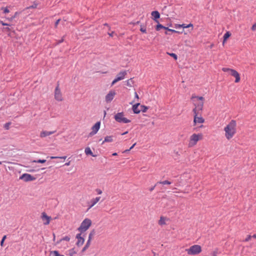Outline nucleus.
Segmentation results:
<instances>
[{"label": "nucleus", "mask_w": 256, "mask_h": 256, "mask_svg": "<svg viewBox=\"0 0 256 256\" xmlns=\"http://www.w3.org/2000/svg\"><path fill=\"white\" fill-rule=\"evenodd\" d=\"M224 136L230 140L232 139L237 132V124L235 120H232L224 128Z\"/></svg>", "instance_id": "1"}, {"label": "nucleus", "mask_w": 256, "mask_h": 256, "mask_svg": "<svg viewBox=\"0 0 256 256\" xmlns=\"http://www.w3.org/2000/svg\"><path fill=\"white\" fill-rule=\"evenodd\" d=\"M190 100L194 106L192 110V112H198L202 111L204 104V98L192 95Z\"/></svg>", "instance_id": "2"}, {"label": "nucleus", "mask_w": 256, "mask_h": 256, "mask_svg": "<svg viewBox=\"0 0 256 256\" xmlns=\"http://www.w3.org/2000/svg\"><path fill=\"white\" fill-rule=\"evenodd\" d=\"M202 138L203 135L202 134H193L190 137L188 146L189 148L194 147L199 140H202Z\"/></svg>", "instance_id": "3"}, {"label": "nucleus", "mask_w": 256, "mask_h": 256, "mask_svg": "<svg viewBox=\"0 0 256 256\" xmlns=\"http://www.w3.org/2000/svg\"><path fill=\"white\" fill-rule=\"evenodd\" d=\"M92 222L90 219L86 218L81 223L78 228V230L80 232H84L86 231L92 226Z\"/></svg>", "instance_id": "4"}, {"label": "nucleus", "mask_w": 256, "mask_h": 256, "mask_svg": "<svg viewBox=\"0 0 256 256\" xmlns=\"http://www.w3.org/2000/svg\"><path fill=\"white\" fill-rule=\"evenodd\" d=\"M70 238L68 236H66L57 241L56 243V245H58V248L60 249H66L69 247L68 242Z\"/></svg>", "instance_id": "5"}, {"label": "nucleus", "mask_w": 256, "mask_h": 256, "mask_svg": "<svg viewBox=\"0 0 256 256\" xmlns=\"http://www.w3.org/2000/svg\"><path fill=\"white\" fill-rule=\"evenodd\" d=\"M186 252L189 255H196L201 252L202 248L200 245L194 244L186 248Z\"/></svg>", "instance_id": "6"}, {"label": "nucleus", "mask_w": 256, "mask_h": 256, "mask_svg": "<svg viewBox=\"0 0 256 256\" xmlns=\"http://www.w3.org/2000/svg\"><path fill=\"white\" fill-rule=\"evenodd\" d=\"M114 118L116 122L120 123L127 124L130 122V120L124 117V112H118L114 116Z\"/></svg>", "instance_id": "7"}, {"label": "nucleus", "mask_w": 256, "mask_h": 256, "mask_svg": "<svg viewBox=\"0 0 256 256\" xmlns=\"http://www.w3.org/2000/svg\"><path fill=\"white\" fill-rule=\"evenodd\" d=\"M194 124L196 126L198 124H202L204 122V119L202 116L200 112H193Z\"/></svg>", "instance_id": "8"}, {"label": "nucleus", "mask_w": 256, "mask_h": 256, "mask_svg": "<svg viewBox=\"0 0 256 256\" xmlns=\"http://www.w3.org/2000/svg\"><path fill=\"white\" fill-rule=\"evenodd\" d=\"M54 98L58 102H62L64 100V98L58 84L56 86L54 90Z\"/></svg>", "instance_id": "9"}, {"label": "nucleus", "mask_w": 256, "mask_h": 256, "mask_svg": "<svg viewBox=\"0 0 256 256\" xmlns=\"http://www.w3.org/2000/svg\"><path fill=\"white\" fill-rule=\"evenodd\" d=\"M100 122H96L92 127V131L89 134L90 136H92L96 134L100 128Z\"/></svg>", "instance_id": "10"}, {"label": "nucleus", "mask_w": 256, "mask_h": 256, "mask_svg": "<svg viewBox=\"0 0 256 256\" xmlns=\"http://www.w3.org/2000/svg\"><path fill=\"white\" fill-rule=\"evenodd\" d=\"M126 74V72L125 70L119 72L117 75L116 78L112 82V86L114 85L118 82L124 80Z\"/></svg>", "instance_id": "11"}, {"label": "nucleus", "mask_w": 256, "mask_h": 256, "mask_svg": "<svg viewBox=\"0 0 256 256\" xmlns=\"http://www.w3.org/2000/svg\"><path fill=\"white\" fill-rule=\"evenodd\" d=\"M20 179L24 182L32 181L36 180V178L28 174H24L20 177Z\"/></svg>", "instance_id": "12"}, {"label": "nucleus", "mask_w": 256, "mask_h": 256, "mask_svg": "<svg viewBox=\"0 0 256 256\" xmlns=\"http://www.w3.org/2000/svg\"><path fill=\"white\" fill-rule=\"evenodd\" d=\"M116 92L114 90H110L106 96V102H110L113 99L115 95Z\"/></svg>", "instance_id": "13"}, {"label": "nucleus", "mask_w": 256, "mask_h": 256, "mask_svg": "<svg viewBox=\"0 0 256 256\" xmlns=\"http://www.w3.org/2000/svg\"><path fill=\"white\" fill-rule=\"evenodd\" d=\"M101 199L100 196H96L92 198L88 203V209L91 208L94 206Z\"/></svg>", "instance_id": "14"}, {"label": "nucleus", "mask_w": 256, "mask_h": 256, "mask_svg": "<svg viewBox=\"0 0 256 256\" xmlns=\"http://www.w3.org/2000/svg\"><path fill=\"white\" fill-rule=\"evenodd\" d=\"M42 219L44 225H48L50 224L51 217L48 216L45 212H42Z\"/></svg>", "instance_id": "15"}, {"label": "nucleus", "mask_w": 256, "mask_h": 256, "mask_svg": "<svg viewBox=\"0 0 256 256\" xmlns=\"http://www.w3.org/2000/svg\"><path fill=\"white\" fill-rule=\"evenodd\" d=\"M230 74L236 78L235 82L238 83L240 81V76L237 71L234 70H232Z\"/></svg>", "instance_id": "16"}, {"label": "nucleus", "mask_w": 256, "mask_h": 256, "mask_svg": "<svg viewBox=\"0 0 256 256\" xmlns=\"http://www.w3.org/2000/svg\"><path fill=\"white\" fill-rule=\"evenodd\" d=\"M54 131L48 132L46 130H42L40 134V136L41 138H44L48 136H49L54 133Z\"/></svg>", "instance_id": "17"}, {"label": "nucleus", "mask_w": 256, "mask_h": 256, "mask_svg": "<svg viewBox=\"0 0 256 256\" xmlns=\"http://www.w3.org/2000/svg\"><path fill=\"white\" fill-rule=\"evenodd\" d=\"M152 16L153 20L156 21V22H158L157 20L160 17V14L158 11H153L152 12Z\"/></svg>", "instance_id": "18"}, {"label": "nucleus", "mask_w": 256, "mask_h": 256, "mask_svg": "<svg viewBox=\"0 0 256 256\" xmlns=\"http://www.w3.org/2000/svg\"><path fill=\"white\" fill-rule=\"evenodd\" d=\"M139 106L140 103H136L132 106V110L134 114H138L140 112V110L138 108Z\"/></svg>", "instance_id": "19"}, {"label": "nucleus", "mask_w": 256, "mask_h": 256, "mask_svg": "<svg viewBox=\"0 0 256 256\" xmlns=\"http://www.w3.org/2000/svg\"><path fill=\"white\" fill-rule=\"evenodd\" d=\"M76 238H78V240L77 242V245L81 246L84 242V238L81 236V234H78L76 236Z\"/></svg>", "instance_id": "20"}, {"label": "nucleus", "mask_w": 256, "mask_h": 256, "mask_svg": "<svg viewBox=\"0 0 256 256\" xmlns=\"http://www.w3.org/2000/svg\"><path fill=\"white\" fill-rule=\"evenodd\" d=\"M113 141L114 139L112 136H106L104 138V140L102 141V144H104V142H111Z\"/></svg>", "instance_id": "21"}, {"label": "nucleus", "mask_w": 256, "mask_h": 256, "mask_svg": "<svg viewBox=\"0 0 256 256\" xmlns=\"http://www.w3.org/2000/svg\"><path fill=\"white\" fill-rule=\"evenodd\" d=\"M84 152L86 155H90L94 157L96 156V155L93 154V152H92V151L90 147H87L85 148Z\"/></svg>", "instance_id": "22"}, {"label": "nucleus", "mask_w": 256, "mask_h": 256, "mask_svg": "<svg viewBox=\"0 0 256 256\" xmlns=\"http://www.w3.org/2000/svg\"><path fill=\"white\" fill-rule=\"evenodd\" d=\"M166 218L161 216L158 222V224L160 226L165 225L166 224Z\"/></svg>", "instance_id": "23"}, {"label": "nucleus", "mask_w": 256, "mask_h": 256, "mask_svg": "<svg viewBox=\"0 0 256 256\" xmlns=\"http://www.w3.org/2000/svg\"><path fill=\"white\" fill-rule=\"evenodd\" d=\"M230 35H231V34L229 32H227L226 34H224V37H223V38H224L223 42H222L223 44H224L226 41L227 39L230 36Z\"/></svg>", "instance_id": "24"}, {"label": "nucleus", "mask_w": 256, "mask_h": 256, "mask_svg": "<svg viewBox=\"0 0 256 256\" xmlns=\"http://www.w3.org/2000/svg\"><path fill=\"white\" fill-rule=\"evenodd\" d=\"M77 253V250L74 248H72L68 250L69 256H74Z\"/></svg>", "instance_id": "25"}, {"label": "nucleus", "mask_w": 256, "mask_h": 256, "mask_svg": "<svg viewBox=\"0 0 256 256\" xmlns=\"http://www.w3.org/2000/svg\"><path fill=\"white\" fill-rule=\"evenodd\" d=\"M140 111H142V112H146L148 110V107L146 106H144V105H140Z\"/></svg>", "instance_id": "26"}, {"label": "nucleus", "mask_w": 256, "mask_h": 256, "mask_svg": "<svg viewBox=\"0 0 256 256\" xmlns=\"http://www.w3.org/2000/svg\"><path fill=\"white\" fill-rule=\"evenodd\" d=\"M52 256H64V255L60 254L58 251L54 250L50 252Z\"/></svg>", "instance_id": "27"}, {"label": "nucleus", "mask_w": 256, "mask_h": 256, "mask_svg": "<svg viewBox=\"0 0 256 256\" xmlns=\"http://www.w3.org/2000/svg\"><path fill=\"white\" fill-rule=\"evenodd\" d=\"M181 26L184 28H190V27L192 28V29L193 28V24H190L188 25H186V24H182Z\"/></svg>", "instance_id": "28"}, {"label": "nucleus", "mask_w": 256, "mask_h": 256, "mask_svg": "<svg viewBox=\"0 0 256 256\" xmlns=\"http://www.w3.org/2000/svg\"><path fill=\"white\" fill-rule=\"evenodd\" d=\"M166 27L163 26L162 24H158L156 26V30H159L160 28H164L166 30Z\"/></svg>", "instance_id": "29"}, {"label": "nucleus", "mask_w": 256, "mask_h": 256, "mask_svg": "<svg viewBox=\"0 0 256 256\" xmlns=\"http://www.w3.org/2000/svg\"><path fill=\"white\" fill-rule=\"evenodd\" d=\"M46 160H34L32 161V162L34 163H41L43 164L46 162Z\"/></svg>", "instance_id": "30"}, {"label": "nucleus", "mask_w": 256, "mask_h": 256, "mask_svg": "<svg viewBox=\"0 0 256 256\" xmlns=\"http://www.w3.org/2000/svg\"><path fill=\"white\" fill-rule=\"evenodd\" d=\"M158 183L162 184H171V182L168 180H164L162 182H159Z\"/></svg>", "instance_id": "31"}, {"label": "nucleus", "mask_w": 256, "mask_h": 256, "mask_svg": "<svg viewBox=\"0 0 256 256\" xmlns=\"http://www.w3.org/2000/svg\"><path fill=\"white\" fill-rule=\"evenodd\" d=\"M18 14V12H16L14 13V16H12V17L10 18H7L6 19L10 21V22H12V20L17 16V15Z\"/></svg>", "instance_id": "32"}, {"label": "nucleus", "mask_w": 256, "mask_h": 256, "mask_svg": "<svg viewBox=\"0 0 256 256\" xmlns=\"http://www.w3.org/2000/svg\"><path fill=\"white\" fill-rule=\"evenodd\" d=\"M166 30L168 31V32H176V33H178V34H181L182 33V32H178V31H176L174 30H172V29H170L168 28H166Z\"/></svg>", "instance_id": "33"}, {"label": "nucleus", "mask_w": 256, "mask_h": 256, "mask_svg": "<svg viewBox=\"0 0 256 256\" xmlns=\"http://www.w3.org/2000/svg\"><path fill=\"white\" fill-rule=\"evenodd\" d=\"M11 124V122H7V123H6L4 124V128L6 129V130H8L9 128H10V125Z\"/></svg>", "instance_id": "34"}, {"label": "nucleus", "mask_w": 256, "mask_h": 256, "mask_svg": "<svg viewBox=\"0 0 256 256\" xmlns=\"http://www.w3.org/2000/svg\"><path fill=\"white\" fill-rule=\"evenodd\" d=\"M66 158V156H51V159H56V158H61V159H64L65 160Z\"/></svg>", "instance_id": "35"}, {"label": "nucleus", "mask_w": 256, "mask_h": 256, "mask_svg": "<svg viewBox=\"0 0 256 256\" xmlns=\"http://www.w3.org/2000/svg\"><path fill=\"white\" fill-rule=\"evenodd\" d=\"M234 69H230V68H222V70L224 72H230V74L231 73V70H233Z\"/></svg>", "instance_id": "36"}, {"label": "nucleus", "mask_w": 256, "mask_h": 256, "mask_svg": "<svg viewBox=\"0 0 256 256\" xmlns=\"http://www.w3.org/2000/svg\"><path fill=\"white\" fill-rule=\"evenodd\" d=\"M168 54H169L170 56H172V58H174L175 60H177L178 56H177L176 54H175L168 52Z\"/></svg>", "instance_id": "37"}, {"label": "nucleus", "mask_w": 256, "mask_h": 256, "mask_svg": "<svg viewBox=\"0 0 256 256\" xmlns=\"http://www.w3.org/2000/svg\"><path fill=\"white\" fill-rule=\"evenodd\" d=\"M94 234V232H91L90 233L89 235H88V241H89L90 242L91 241V240L92 239V238L93 236V235Z\"/></svg>", "instance_id": "38"}, {"label": "nucleus", "mask_w": 256, "mask_h": 256, "mask_svg": "<svg viewBox=\"0 0 256 256\" xmlns=\"http://www.w3.org/2000/svg\"><path fill=\"white\" fill-rule=\"evenodd\" d=\"M2 10H4V14H7L10 12L9 10L7 8H2Z\"/></svg>", "instance_id": "39"}, {"label": "nucleus", "mask_w": 256, "mask_h": 256, "mask_svg": "<svg viewBox=\"0 0 256 256\" xmlns=\"http://www.w3.org/2000/svg\"><path fill=\"white\" fill-rule=\"evenodd\" d=\"M90 243V242H89V241L87 242L86 246H84V248L82 250V251L85 250L89 246Z\"/></svg>", "instance_id": "40"}, {"label": "nucleus", "mask_w": 256, "mask_h": 256, "mask_svg": "<svg viewBox=\"0 0 256 256\" xmlns=\"http://www.w3.org/2000/svg\"><path fill=\"white\" fill-rule=\"evenodd\" d=\"M6 235H5V236H3V238H2V240H1V242H0V246H3L4 241V240H6Z\"/></svg>", "instance_id": "41"}, {"label": "nucleus", "mask_w": 256, "mask_h": 256, "mask_svg": "<svg viewBox=\"0 0 256 256\" xmlns=\"http://www.w3.org/2000/svg\"><path fill=\"white\" fill-rule=\"evenodd\" d=\"M95 190L98 194H101L102 193V190L100 188H96Z\"/></svg>", "instance_id": "42"}, {"label": "nucleus", "mask_w": 256, "mask_h": 256, "mask_svg": "<svg viewBox=\"0 0 256 256\" xmlns=\"http://www.w3.org/2000/svg\"><path fill=\"white\" fill-rule=\"evenodd\" d=\"M140 30L143 33H146V28L144 26H141Z\"/></svg>", "instance_id": "43"}, {"label": "nucleus", "mask_w": 256, "mask_h": 256, "mask_svg": "<svg viewBox=\"0 0 256 256\" xmlns=\"http://www.w3.org/2000/svg\"><path fill=\"white\" fill-rule=\"evenodd\" d=\"M132 79L128 80L126 82V84L128 86L131 87L132 86L130 84V82H132Z\"/></svg>", "instance_id": "44"}, {"label": "nucleus", "mask_w": 256, "mask_h": 256, "mask_svg": "<svg viewBox=\"0 0 256 256\" xmlns=\"http://www.w3.org/2000/svg\"><path fill=\"white\" fill-rule=\"evenodd\" d=\"M217 254H218V250H216L212 252V256H217Z\"/></svg>", "instance_id": "45"}, {"label": "nucleus", "mask_w": 256, "mask_h": 256, "mask_svg": "<svg viewBox=\"0 0 256 256\" xmlns=\"http://www.w3.org/2000/svg\"><path fill=\"white\" fill-rule=\"evenodd\" d=\"M252 238V236H251L250 235H248L247 236L246 238L245 239L244 241L248 242L249 240H250Z\"/></svg>", "instance_id": "46"}, {"label": "nucleus", "mask_w": 256, "mask_h": 256, "mask_svg": "<svg viewBox=\"0 0 256 256\" xmlns=\"http://www.w3.org/2000/svg\"><path fill=\"white\" fill-rule=\"evenodd\" d=\"M0 23L2 25V26H10V24H8L7 23H4V22H3L2 21L0 20Z\"/></svg>", "instance_id": "47"}, {"label": "nucleus", "mask_w": 256, "mask_h": 256, "mask_svg": "<svg viewBox=\"0 0 256 256\" xmlns=\"http://www.w3.org/2000/svg\"><path fill=\"white\" fill-rule=\"evenodd\" d=\"M0 23L2 25V26H10V24H8L7 23H4V22H3L2 21L0 20Z\"/></svg>", "instance_id": "48"}, {"label": "nucleus", "mask_w": 256, "mask_h": 256, "mask_svg": "<svg viewBox=\"0 0 256 256\" xmlns=\"http://www.w3.org/2000/svg\"><path fill=\"white\" fill-rule=\"evenodd\" d=\"M252 30L253 31L256 30V23H255L251 28Z\"/></svg>", "instance_id": "49"}, {"label": "nucleus", "mask_w": 256, "mask_h": 256, "mask_svg": "<svg viewBox=\"0 0 256 256\" xmlns=\"http://www.w3.org/2000/svg\"><path fill=\"white\" fill-rule=\"evenodd\" d=\"M60 19H58L56 21V22H55V27H57L58 25L60 22Z\"/></svg>", "instance_id": "50"}, {"label": "nucleus", "mask_w": 256, "mask_h": 256, "mask_svg": "<svg viewBox=\"0 0 256 256\" xmlns=\"http://www.w3.org/2000/svg\"><path fill=\"white\" fill-rule=\"evenodd\" d=\"M181 26H182V24H176L175 25V28H182Z\"/></svg>", "instance_id": "51"}, {"label": "nucleus", "mask_w": 256, "mask_h": 256, "mask_svg": "<svg viewBox=\"0 0 256 256\" xmlns=\"http://www.w3.org/2000/svg\"><path fill=\"white\" fill-rule=\"evenodd\" d=\"M134 96H135V98H136L138 100H139V96L136 92H135V93H134Z\"/></svg>", "instance_id": "52"}, {"label": "nucleus", "mask_w": 256, "mask_h": 256, "mask_svg": "<svg viewBox=\"0 0 256 256\" xmlns=\"http://www.w3.org/2000/svg\"><path fill=\"white\" fill-rule=\"evenodd\" d=\"M4 30L5 31L10 32V28L8 27V28H4Z\"/></svg>", "instance_id": "53"}, {"label": "nucleus", "mask_w": 256, "mask_h": 256, "mask_svg": "<svg viewBox=\"0 0 256 256\" xmlns=\"http://www.w3.org/2000/svg\"><path fill=\"white\" fill-rule=\"evenodd\" d=\"M114 34V32H110V33H109V32L108 33V34L110 36H111V37L113 36Z\"/></svg>", "instance_id": "54"}, {"label": "nucleus", "mask_w": 256, "mask_h": 256, "mask_svg": "<svg viewBox=\"0 0 256 256\" xmlns=\"http://www.w3.org/2000/svg\"><path fill=\"white\" fill-rule=\"evenodd\" d=\"M136 143H134L130 148V149L131 150L133 148L136 146Z\"/></svg>", "instance_id": "55"}, {"label": "nucleus", "mask_w": 256, "mask_h": 256, "mask_svg": "<svg viewBox=\"0 0 256 256\" xmlns=\"http://www.w3.org/2000/svg\"><path fill=\"white\" fill-rule=\"evenodd\" d=\"M70 164V162H68L65 164V166H68Z\"/></svg>", "instance_id": "56"}, {"label": "nucleus", "mask_w": 256, "mask_h": 256, "mask_svg": "<svg viewBox=\"0 0 256 256\" xmlns=\"http://www.w3.org/2000/svg\"><path fill=\"white\" fill-rule=\"evenodd\" d=\"M130 150L129 148V149H128V150H125L124 152H130Z\"/></svg>", "instance_id": "57"}, {"label": "nucleus", "mask_w": 256, "mask_h": 256, "mask_svg": "<svg viewBox=\"0 0 256 256\" xmlns=\"http://www.w3.org/2000/svg\"><path fill=\"white\" fill-rule=\"evenodd\" d=\"M117 154H117V153H116V152H114V153H113V154H112V155L113 156H117Z\"/></svg>", "instance_id": "58"}, {"label": "nucleus", "mask_w": 256, "mask_h": 256, "mask_svg": "<svg viewBox=\"0 0 256 256\" xmlns=\"http://www.w3.org/2000/svg\"><path fill=\"white\" fill-rule=\"evenodd\" d=\"M252 236L253 238H256V233L254 234Z\"/></svg>", "instance_id": "59"}, {"label": "nucleus", "mask_w": 256, "mask_h": 256, "mask_svg": "<svg viewBox=\"0 0 256 256\" xmlns=\"http://www.w3.org/2000/svg\"><path fill=\"white\" fill-rule=\"evenodd\" d=\"M53 236H54L53 240H54H54H55V239H56V236H55L54 234H53Z\"/></svg>", "instance_id": "60"}, {"label": "nucleus", "mask_w": 256, "mask_h": 256, "mask_svg": "<svg viewBox=\"0 0 256 256\" xmlns=\"http://www.w3.org/2000/svg\"><path fill=\"white\" fill-rule=\"evenodd\" d=\"M128 131H126V132H124L122 133V135H124V134H128Z\"/></svg>", "instance_id": "61"}, {"label": "nucleus", "mask_w": 256, "mask_h": 256, "mask_svg": "<svg viewBox=\"0 0 256 256\" xmlns=\"http://www.w3.org/2000/svg\"><path fill=\"white\" fill-rule=\"evenodd\" d=\"M63 41H64V39H63V38H62V40H60V42H62Z\"/></svg>", "instance_id": "62"}, {"label": "nucleus", "mask_w": 256, "mask_h": 256, "mask_svg": "<svg viewBox=\"0 0 256 256\" xmlns=\"http://www.w3.org/2000/svg\"><path fill=\"white\" fill-rule=\"evenodd\" d=\"M165 34H168V30H167L166 32H165Z\"/></svg>", "instance_id": "63"}, {"label": "nucleus", "mask_w": 256, "mask_h": 256, "mask_svg": "<svg viewBox=\"0 0 256 256\" xmlns=\"http://www.w3.org/2000/svg\"><path fill=\"white\" fill-rule=\"evenodd\" d=\"M104 25L105 26H108V24H105Z\"/></svg>", "instance_id": "64"}]
</instances>
